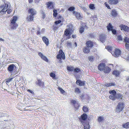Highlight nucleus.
I'll use <instances>...</instances> for the list:
<instances>
[{
  "instance_id": "22",
  "label": "nucleus",
  "mask_w": 129,
  "mask_h": 129,
  "mask_svg": "<svg viewBox=\"0 0 129 129\" xmlns=\"http://www.w3.org/2000/svg\"><path fill=\"white\" fill-rule=\"evenodd\" d=\"M120 72L119 71L115 70L114 71L112 72V74L116 76H118L119 75Z\"/></svg>"
},
{
  "instance_id": "19",
  "label": "nucleus",
  "mask_w": 129,
  "mask_h": 129,
  "mask_svg": "<svg viewBox=\"0 0 129 129\" xmlns=\"http://www.w3.org/2000/svg\"><path fill=\"white\" fill-rule=\"evenodd\" d=\"M83 52L85 53H88L90 51V49L88 47H84L83 49Z\"/></svg>"
},
{
  "instance_id": "17",
  "label": "nucleus",
  "mask_w": 129,
  "mask_h": 129,
  "mask_svg": "<svg viewBox=\"0 0 129 129\" xmlns=\"http://www.w3.org/2000/svg\"><path fill=\"white\" fill-rule=\"evenodd\" d=\"M111 69L108 67H105L103 71L106 73H109L111 71Z\"/></svg>"
},
{
  "instance_id": "50",
  "label": "nucleus",
  "mask_w": 129,
  "mask_h": 129,
  "mask_svg": "<svg viewBox=\"0 0 129 129\" xmlns=\"http://www.w3.org/2000/svg\"><path fill=\"white\" fill-rule=\"evenodd\" d=\"M50 76L53 78H54L55 77V75L54 74L52 73H51L50 74Z\"/></svg>"
},
{
  "instance_id": "46",
  "label": "nucleus",
  "mask_w": 129,
  "mask_h": 129,
  "mask_svg": "<svg viewBox=\"0 0 129 129\" xmlns=\"http://www.w3.org/2000/svg\"><path fill=\"white\" fill-rule=\"evenodd\" d=\"M55 25H53V29L54 30H57L59 27V26H57Z\"/></svg>"
},
{
  "instance_id": "16",
  "label": "nucleus",
  "mask_w": 129,
  "mask_h": 129,
  "mask_svg": "<svg viewBox=\"0 0 129 129\" xmlns=\"http://www.w3.org/2000/svg\"><path fill=\"white\" fill-rule=\"evenodd\" d=\"M100 38L101 42L102 43H103L105 42V40L106 38V36L105 35H102L100 36Z\"/></svg>"
},
{
  "instance_id": "37",
  "label": "nucleus",
  "mask_w": 129,
  "mask_h": 129,
  "mask_svg": "<svg viewBox=\"0 0 129 129\" xmlns=\"http://www.w3.org/2000/svg\"><path fill=\"white\" fill-rule=\"evenodd\" d=\"M53 16L55 17H56L57 15V11L56 10H53Z\"/></svg>"
},
{
  "instance_id": "20",
  "label": "nucleus",
  "mask_w": 129,
  "mask_h": 129,
  "mask_svg": "<svg viewBox=\"0 0 129 129\" xmlns=\"http://www.w3.org/2000/svg\"><path fill=\"white\" fill-rule=\"evenodd\" d=\"M76 84L80 86L83 85L84 83L83 81H81L80 80H77L76 81Z\"/></svg>"
},
{
  "instance_id": "13",
  "label": "nucleus",
  "mask_w": 129,
  "mask_h": 129,
  "mask_svg": "<svg viewBox=\"0 0 129 129\" xmlns=\"http://www.w3.org/2000/svg\"><path fill=\"white\" fill-rule=\"evenodd\" d=\"M88 28L86 25H85L84 26H81L79 29L80 33L81 34L82 33L84 32V29L86 28L87 29Z\"/></svg>"
},
{
  "instance_id": "61",
  "label": "nucleus",
  "mask_w": 129,
  "mask_h": 129,
  "mask_svg": "<svg viewBox=\"0 0 129 129\" xmlns=\"http://www.w3.org/2000/svg\"><path fill=\"white\" fill-rule=\"evenodd\" d=\"M72 37L73 38H75L76 37V36L75 35H72Z\"/></svg>"
},
{
  "instance_id": "42",
  "label": "nucleus",
  "mask_w": 129,
  "mask_h": 129,
  "mask_svg": "<svg viewBox=\"0 0 129 129\" xmlns=\"http://www.w3.org/2000/svg\"><path fill=\"white\" fill-rule=\"evenodd\" d=\"M58 88L59 90H60V91L63 94L64 93L65 91L64 90L62 89V88L59 87H58Z\"/></svg>"
},
{
  "instance_id": "48",
  "label": "nucleus",
  "mask_w": 129,
  "mask_h": 129,
  "mask_svg": "<svg viewBox=\"0 0 129 129\" xmlns=\"http://www.w3.org/2000/svg\"><path fill=\"white\" fill-rule=\"evenodd\" d=\"M61 22V20H59L55 21L54 23L56 25H57L58 24L60 23Z\"/></svg>"
},
{
  "instance_id": "35",
  "label": "nucleus",
  "mask_w": 129,
  "mask_h": 129,
  "mask_svg": "<svg viewBox=\"0 0 129 129\" xmlns=\"http://www.w3.org/2000/svg\"><path fill=\"white\" fill-rule=\"evenodd\" d=\"M109 92L111 94L113 95H116V92L114 90H111L109 91Z\"/></svg>"
},
{
  "instance_id": "57",
  "label": "nucleus",
  "mask_w": 129,
  "mask_h": 129,
  "mask_svg": "<svg viewBox=\"0 0 129 129\" xmlns=\"http://www.w3.org/2000/svg\"><path fill=\"white\" fill-rule=\"evenodd\" d=\"M81 8L84 11H86V8L85 7H84L83 6H82L81 7Z\"/></svg>"
},
{
  "instance_id": "5",
  "label": "nucleus",
  "mask_w": 129,
  "mask_h": 129,
  "mask_svg": "<svg viewBox=\"0 0 129 129\" xmlns=\"http://www.w3.org/2000/svg\"><path fill=\"white\" fill-rule=\"evenodd\" d=\"M59 53L57 56V59H61V58L64 59H65V56L64 52L61 50L59 51Z\"/></svg>"
},
{
  "instance_id": "51",
  "label": "nucleus",
  "mask_w": 129,
  "mask_h": 129,
  "mask_svg": "<svg viewBox=\"0 0 129 129\" xmlns=\"http://www.w3.org/2000/svg\"><path fill=\"white\" fill-rule=\"evenodd\" d=\"M74 8L73 7H70L69 8L68 10L70 11H73L74 9Z\"/></svg>"
},
{
  "instance_id": "24",
  "label": "nucleus",
  "mask_w": 129,
  "mask_h": 129,
  "mask_svg": "<svg viewBox=\"0 0 129 129\" xmlns=\"http://www.w3.org/2000/svg\"><path fill=\"white\" fill-rule=\"evenodd\" d=\"M111 14L112 16L116 17L117 15V12L114 9H113L112 11Z\"/></svg>"
},
{
  "instance_id": "40",
  "label": "nucleus",
  "mask_w": 129,
  "mask_h": 129,
  "mask_svg": "<svg viewBox=\"0 0 129 129\" xmlns=\"http://www.w3.org/2000/svg\"><path fill=\"white\" fill-rule=\"evenodd\" d=\"M75 92L76 93H79L80 92V91L79 89L77 87H76L75 88Z\"/></svg>"
},
{
  "instance_id": "45",
  "label": "nucleus",
  "mask_w": 129,
  "mask_h": 129,
  "mask_svg": "<svg viewBox=\"0 0 129 129\" xmlns=\"http://www.w3.org/2000/svg\"><path fill=\"white\" fill-rule=\"evenodd\" d=\"M88 59L90 61H93L94 59V57L93 56H90L88 57Z\"/></svg>"
},
{
  "instance_id": "31",
  "label": "nucleus",
  "mask_w": 129,
  "mask_h": 129,
  "mask_svg": "<svg viewBox=\"0 0 129 129\" xmlns=\"http://www.w3.org/2000/svg\"><path fill=\"white\" fill-rule=\"evenodd\" d=\"M107 29L109 31L113 29V26L110 23L109 24L108 26L107 27Z\"/></svg>"
},
{
  "instance_id": "58",
  "label": "nucleus",
  "mask_w": 129,
  "mask_h": 129,
  "mask_svg": "<svg viewBox=\"0 0 129 129\" xmlns=\"http://www.w3.org/2000/svg\"><path fill=\"white\" fill-rule=\"evenodd\" d=\"M105 6L107 7L108 9H110V7L109 5L107 4H106V3H105L104 4Z\"/></svg>"
},
{
  "instance_id": "2",
  "label": "nucleus",
  "mask_w": 129,
  "mask_h": 129,
  "mask_svg": "<svg viewBox=\"0 0 129 129\" xmlns=\"http://www.w3.org/2000/svg\"><path fill=\"white\" fill-rule=\"evenodd\" d=\"M17 19V18L16 16H14L13 19L11 21L10 26H11V29H15L17 27L18 25L16 22Z\"/></svg>"
},
{
  "instance_id": "60",
  "label": "nucleus",
  "mask_w": 129,
  "mask_h": 129,
  "mask_svg": "<svg viewBox=\"0 0 129 129\" xmlns=\"http://www.w3.org/2000/svg\"><path fill=\"white\" fill-rule=\"evenodd\" d=\"M40 0H35V3H38L40 1Z\"/></svg>"
},
{
  "instance_id": "64",
  "label": "nucleus",
  "mask_w": 129,
  "mask_h": 129,
  "mask_svg": "<svg viewBox=\"0 0 129 129\" xmlns=\"http://www.w3.org/2000/svg\"><path fill=\"white\" fill-rule=\"evenodd\" d=\"M45 30V29L44 28H43L41 31V33H42V32H44Z\"/></svg>"
},
{
  "instance_id": "29",
  "label": "nucleus",
  "mask_w": 129,
  "mask_h": 129,
  "mask_svg": "<svg viewBox=\"0 0 129 129\" xmlns=\"http://www.w3.org/2000/svg\"><path fill=\"white\" fill-rule=\"evenodd\" d=\"M83 111L85 113L87 112L88 111V109L86 106H84L82 108Z\"/></svg>"
},
{
  "instance_id": "44",
  "label": "nucleus",
  "mask_w": 129,
  "mask_h": 129,
  "mask_svg": "<svg viewBox=\"0 0 129 129\" xmlns=\"http://www.w3.org/2000/svg\"><path fill=\"white\" fill-rule=\"evenodd\" d=\"M74 72H75L78 73L80 72V70L79 68H77L74 69Z\"/></svg>"
},
{
  "instance_id": "6",
  "label": "nucleus",
  "mask_w": 129,
  "mask_h": 129,
  "mask_svg": "<svg viewBox=\"0 0 129 129\" xmlns=\"http://www.w3.org/2000/svg\"><path fill=\"white\" fill-rule=\"evenodd\" d=\"M120 27L122 31L129 32V27L127 25L121 24L120 25Z\"/></svg>"
},
{
  "instance_id": "55",
  "label": "nucleus",
  "mask_w": 129,
  "mask_h": 129,
  "mask_svg": "<svg viewBox=\"0 0 129 129\" xmlns=\"http://www.w3.org/2000/svg\"><path fill=\"white\" fill-rule=\"evenodd\" d=\"M78 102L76 101V100H72L71 101V103H73L74 105H75Z\"/></svg>"
},
{
  "instance_id": "3",
  "label": "nucleus",
  "mask_w": 129,
  "mask_h": 129,
  "mask_svg": "<svg viewBox=\"0 0 129 129\" xmlns=\"http://www.w3.org/2000/svg\"><path fill=\"white\" fill-rule=\"evenodd\" d=\"M71 31V30L70 28L66 29L64 31V37L65 36L67 37L65 39L66 40L69 39L71 38V35L72 34Z\"/></svg>"
},
{
  "instance_id": "32",
  "label": "nucleus",
  "mask_w": 129,
  "mask_h": 129,
  "mask_svg": "<svg viewBox=\"0 0 129 129\" xmlns=\"http://www.w3.org/2000/svg\"><path fill=\"white\" fill-rule=\"evenodd\" d=\"M106 48L107 49L109 52H111L112 50V47L111 46H109L106 47Z\"/></svg>"
},
{
  "instance_id": "26",
  "label": "nucleus",
  "mask_w": 129,
  "mask_h": 129,
  "mask_svg": "<svg viewBox=\"0 0 129 129\" xmlns=\"http://www.w3.org/2000/svg\"><path fill=\"white\" fill-rule=\"evenodd\" d=\"M33 15H34L31 14L30 16H28L27 18V20L29 21L33 20L34 17L33 16Z\"/></svg>"
},
{
  "instance_id": "38",
  "label": "nucleus",
  "mask_w": 129,
  "mask_h": 129,
  "mask_svg": "<svg viewBox=\"0 0 129 129\" xmlns=\"http://www.w3.org/2000/svg\"><path fill=\"white\" fill-rule=\"evenodd\" d=\"M38 84L40 86H42L43 85V82H41L40 80H38Z\"/></svg>"
},
{
  "instance_id": "11",
  "label": "nucleus",
  "mask_w": 129,
  "mask_h": 129,
  "mask_svg": "<svg viewBox=\"0 0 129 129\" xmlns=\"http://www.w3.org/2000/svg\"><path fill=\"white\" fill-rule=\"evenodd\" d=\"M39 55L43 60L46 62L48 61V59L46 57L44 56L41 52L38 53Z\"/></svg>"
},
{
  "instance_id": "39",
  "label": "nucleus",
  "mask_w": 129,
  "mask_h": 129,
  "mask_svg": "<svg viewBox=\"0 0 129 129\" xmlns=\"http://www.w3.org/2000/svg\"><path fill=\"white\" fill-rule=\"evenodd\" d=\"M121 95L120 94H116L115 95V99L116 98L119 99L120 98H121Z\"/></svg>"
},
{
  "instance_id": "8",
  "label": "nucleus",
  "mask_w": 129,
  "mask_h": 129,
  "mask_svg": "<svg viewBox=\"0 0 129 129\" xmlns=\"http://www.w3.org/2000/svg\"><path fill=\"white\" fill-rule=\"evenodd\" d=\"M106 66V65L105 63H101L98 65V68L100 71H103Z\"/></svg>"
},
{
  "instance_id": "41",
  "label": "nucleus",
  "mask_w": 129,
  "mask_h": 129,
  "mask_svg": "<svg viewBox=\"0 0 129 129\" xmlns=\"http://www.w3.org/2000/svg\"><path fill=\"white\" fill-rule=\"evenodd\" d=\"M13 78H8L6 80V84H8L7 83H9V82L11 81L13 79Z\"/></svg>"
},
{
  "instance_id": "54",
  "label": "nucleus",
  "mask_w": 129,
  "mask_h": 129,
  "mask_svg": "<svg viewBox=\"0 0 129 129\" xmlns=\"http://www.w3.org/2000/svg\"><path fill=\"white\" fill-rule=\"evenodd\" d=\"M72 45L71 43L68 42L67 44V46L68 47H70Z\"/></svg>"
},
{
  "instance_id": "30",
  "label": "nucleus",
  "mask_w": 129,
  "mask_h": 129,
  "mask_svg": "<svg viewBox=\"0 0 129 129\" xmlns=\"http://www.w3.org/2000/svg\"><path fill=\"white\" fill-rule=\"evenodd\" d=\"M122 127L124 128H129V122L126 123L125 124L122 125Z\"/></svg>"
},
{
  "instance_id": "59",
  "label": "nucleus",
  "mask_w": 129,
  "mask_h": 129,
  "mask_svg": "<svg viewBox=\"0 0 129 129\" xmlns=\"http://www.w3.org/2000/svg\"><path fill=\"white\" fill-rule=\"evenodd\" d=\"M57 17V19H62V18L61 17V16H58Z\"/></svg>"
},
{
  "instance_id": "4",
  "label": "nucleus",
  "mask_w": 129,
  "mask_h": 129,
  "mask_svg": "<svg viewBox=\"0 0 129 129\" xmlns=\"http://www.w3.org/2000/svg\"><path fill=\"white\" fill-rule=\"evenodd\" d=\"M124 107V103L122 102H119L116 108V112H119L122 111Z\"/></svg>"
},
{
  "instance_id": "28",
  "label": "nucleus",
  "mask_w": 129,
  "mask_h": 129,
  "mask_svg": "<svg viewBox=\"0 0 129 129\" xmlns=\"http://www.w3.org/2000/svg\"><path fill=\"white\" fill-rule=\"evenodd\" d=\"M47 7L48 8L51 9L53 7L52 3L51 2H48L47 3Z\"/></svg>"
},
{
  "instance_id": "12",
  "label": "nucleus",
  "mask_w": 129,
  "mask_h": 129,
  "mask_svg": "<svg viewBox=\"0 0 129 129\" xmlns=\"http://www.w3.org/2000/svg\"><path fill=\"white\" fill-rule=\"evenodd\" d=\"M118 2V0H109V3L111 5H115Z\"/></svg>"
},
{
  "instance_id": "52",
  "label": "nucleus",
  "mask_w": 129,
  "mask_h": 129,
  "mask_svg": "<svg viewBox=\"0 0 129 129\" xmlns=\"http://www.w3.org/2000/svg\"><path fill=\"white\" fill-rule=\"evenodd\" d=\"M112 31V32L115 35L116 34V31L115 30V29H112V30H111Z\"/></svg>"
},
{
  "instance_id": "27",
  "label": "nucleus",
  "mask_w": 129,
  "mask_h": 129,
  "mask_svg": "<svg viewBox=\"0 0 129 129\" xmlns=\"http://www.w3.org/2000/svg\"><path fill=\"white\" fill-rule=\"evenodd\" d=\"M104 120V117L102 116L99 117L98 119V121L99 123L103 122Z\"/></svg>"
},
{
  "instance_id": "43",
  "label": "nucleus",
  "mask_w": 129,
  "mask_h": 129,
  "mask_svg": "<svg viewBox=\"0 0 129 129\" xmlns=\"http://www.w3.org/2000/svg\"><path fill=\"white\" fill-rule=\"evenodd\" d=\"M79 106V105L78 102L74 105L75 107L77 109H78Z\"/></svg>"
},
{
  "instance_id": "23",
  "label": "nucleus",
  "mask_w": 129,
  "mask_h": 129,
  "mask_svg": "<svg viewBox=\"0 0 129 129\" xmlns=\"http://www.w3.org/2000/svg\"><path fill=\"white\" fill-rule=\"evenodd\" d=\"M84 124H82L84 126V129H89L90 125H89L88 123L85 122Z\"/></svg>"
},
{
  "instance_id": "49",
  "label": "nucleus",
  "mask_w": 129,
  "mask_h": 129,
  "mask_svg": "<svg viewBox=\"0 0 129 129\" xmlns=\"http://www.w3.org/2000/svg\"><path fill=\"white\" fill-rule=\"evenodd\" d=\"M124 41L126 42L129 43V38L126 37L124 39Z\"/></svg>"
},
{
  "instance_id": "14",
  "label": "nucleus",
  "mask_w": 129,
  "mask_h": 129,
  "mask_svg": "<svg viewBox=\"0 0 129 129\" xmlns=\"http://www.w3.org/2000/svg\"><path fill=\"white\" fill-rule=\"evenodd\" d=\"M42 39L43 42L47 45H48L49 44L48 39L45 37H43Z\"/></svg>"
},
{
  "instance_id": "36",
  "label": "nucleus",
  "mask_w": 129,
  "mask_h": 129,
  "mask_svg": "<svg viewBox=\"0 0 129 129\" xmlns=\"http://www.w3.org/2000/svg\"><path fill=\"white\" fill-rule=\"evenodd\" d=\"M115 95L111 94V95H110L109 98L110 99L115 100Z\"/></svg>"
},
{
  "instance_id": "9",
  "label": "nucleus",
  "mask_w": 129,
  "mask_h": 129,
  "mask_svg": "<svg viewBox=\"0 0 129 129\" xmlns=\"http://www.w3.org/2000/svg\"><path fill=\"white\" fill-rule=\"evenodd\" d=\"M8 70L9 72H12L13 71L15 70L16 68V66L12 64L10 65L8 67Z\"/></svg>"
},
{
  "instance_id": "62",
  "label": "nucleus",
  "mask_w": 129,
  "mask_h": 129,
  "mask_svg": "<svg viewBox=\"0 0 129 129\" xmlns=\"http://www.w3.org/2000/svg\"><path fill=\"white\" fill-rule=\"evenodd\" d=\"M28 2L29 3H32L33 2V0H28Z\"/></svg>"
},
{
  "instance_id": "53",
  "label": "nucleus",
  "mask_w": 129,
  "mask_h": 129,
  "mask_svg": "<svg viewBox=\"0 0 129 129\" xmlns=\"http://www.w3.org/2000/svg\"><path fill=\"white\" fill-rule=\"evenodd\" d=\"M125 47L126 49L128 50H129V44H128L126 43L125 44Z\"/></svg>"
},
{
  "instance_id": "15",
  "label": "nucleus",
  "mask_w": 129,
  "mask_h": 129,
  "mask_svg": "<svg viewBox=\"0 0 129 129\" xmlns=\"http://www.w3.org/2000/svg\"><path fill=\"white\" fill-rule=\"evenodd\" d=\"M28 12L31 13V14L34 15L36 14V10L33 9H29L28 10Z\"/></svg>"
},
{
  "instance_id": "21",
  "label": "nucleus",
  "mask_w": 129,
  "mask_h": 129,
  "mask_svg": "<svg viewBox=\"0 0 129 129\" xmlns=\"http://www.w3.org/2000/svg\"><path fill=\"white\" fill-rule=\"evenodd\" d=\"M86 44L87 46L88 47H91L93 46V43L92 42L90 41H87L86 43Z\"/></svg>"
},
{
  "instance_id": "1",
  "label": "nucleus",
  "mask_w": 129,
  "mask_h": 129,
  "mask_svg": "<svg viewBox=\"0 0 129 129\" xmlns=\"http://www.w3.org/2000/svg\"><path fill=\"white\" fill-rule=\"evenodd\" d=\"M5 4L1 5L0 6V8L2 9L0 11V13L2 14H4L6 13L8 9L7 13L10 14L12 11L11 9H9L11 7L10 3L9 2H4Z\"/></svg>"
},
{
  "instance_id": "33",
  "label": "nucleus",
  "mask_w": 129,
  "mask_h": 129,
  "mask_svg": "<svg viewBox=\"0 0 129 129\" xmlns=\"http://www.w3.org/2000/svg\"><path fill=\"white\" fill-rule=\"evenodd\" d=\"M67 69L68 71H72L74 69V67H69L67 66Z\"/></svg>"
},
{
  "instance_id": "47",
  "label": "nucleus",
  "mask_w": 129,
  "mask_h": 129,
  "mask_svg": "<svg viewBox=\"0 0 129 129\" xmlns=\"http://www.w3.org/2000/svg\"><path fill=\"white\" fill-rule=\"evenodd\" d=\"M40 29L39 27L38 28V29H37L36 30L37 31L36 33L37 35H40Z\"/></svg>"
},
{
  "instance_id": "18",
  "label": "nucleus",
  "mask_w": 129,
  "mask_h": 129,
  "mask_svg": "<svg viewBox=\"0 0 129 129\" xmlns=\"http://www.w3.org/2000/svg\"><path fill=\"white\" fill-rule=\"evenodd\" d=\"M75 15L76 16V17L78 19H80L82 18V16L81 14L80 13L78 12L76 13L75 14Z\"/></svg>"
},
{
  "instance_id": "63",
  "label": "nucleus",
  "mask_w": 129,
  "mask_h": 129,
  "mask_svg": "<svg viewBox=\"0 0 129 129\" xmlns=\"http://www.w3.org/2000/svg\"><path fill=\"white\" fill-rule=\"evenodd\" d=\"M27 91L29 92L30 93H32L33 92V91L32 90H30V89L28 90H27Z\"/></svg>"
},
{
  "instance_id": "7",
  "label": "nucleus",
  "mask_w": 129,
  "mask_h": 129,
  "mask_svg": "<svg viewBox=\"0 0 129 129\" xmlns=\"http://www.w3.org/2000/svg\"><path fill=\"white\" fill-rule=\"evenodd\" d=\"M87 115L85 113H84L81 115L80 120L82 124H84L85 122H86L85 120L87 119Z\"/></svg>"
},
{
  "instance_id": "10",
  "label": "nucleus",
  "mask_w": 129,
  "mask_h": 129,
  "mask_svg": "<svg viewBox=\"0 0 129 129\" xmlns=\"http://www.w3.org/2000/svg\"><path fill=\"white\" fill-rule=\"evenodd\" d=\"M121 52V51L120 50L116 49L112 55L115 57H118L120 55Z\"/></svg>"
},
{
  "instance_id": "25",
  "label": "nucleus",
  "mask_w": 129,
  "mask_h": 129,
  "mask_svg": "<svg viewBox=\"0 0 129 129\" xmlns=\"http://www.w3.org/2000/svg\"><path fill=\"white\" fill-rule=\"evenodd\" d=\"M115 85V82L111 83H106L104 85L105 86H107L108 87L114 86Z\"/></svg>"
},
{
  "instance_id": "56",
  "label": "nucleus",
  "mask_w": 129,
  "mask_h": 129,
  "mask_svg": "<svg viewBox=\"0 0 129 129\" xmlns=\"http://www.w3.org/2000/svg\"><path fill=\"white\" fill-rule=\"evenodd\" d=\"M117 39L119 41L122 40V38L121 35H119L117 36Z\"/></svg>"
},
{
  "instance_id": "34",
  "label": "nucleus",
  "mask_w": 129,
  "mask_h": 129,
  "mask_svg": "<svg viewBox=\"0 0 129 129\" xmlns=\"http://www.w3.org/2000/svg\"><path fill=\"white\" fill-rule=\"evenodd\" d=\"M89 8L92 10H93L95 9V7L93 4H90L89 6Z\"/></svg>"
}]
</instances>
